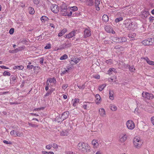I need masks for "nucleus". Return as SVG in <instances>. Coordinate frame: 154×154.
Wrapping results in <instances>:
<instances>
[{
	"mask_svg": "<svg viewBox=\"0 0 154 154\" xmlns=\"http://www.w3.org/2000/svg\"><path fill=\"white\" fill-rule=\"evenodd\" d=\"M79 149L83 152H89L90 150V146L87 143L83 142H80L78 145Z\"/></svg>",
	"mask_w": 154,
	"mask_h": 154,
	"instance_id": "nucleus-1",
	"label": "nucleus"
},
{
	"mask_svg": "<svg viewBox=\"0 0 154 154\" xmlns=\"http://www.w3.org/2000/svg\"><path fill=\"white\" fill-rule=\"evenodd\" d=\"M134 145L137 148H140L143 142L140 138L138 137H135L133 140Z\"/></svg>",
	"mask_w": 154,
	"mask_h": 154,
	"instance_id": "nucleus-2",
	"label": "nucleus"
},
{
	"mask_svg": "<svg viewBox=\"0 0 154 154\" xmlns=\"http://www.w3.org/2000/svg\"><path fill=\"white\" fill-rule=\"evenodd\" d=\"M137 24L134 22H128L125 24V27L128 30H134L137 27Z\"/></svg>",
	"mask_w": 154,
	"mask_h": 154,
	"instance_id": "nucleus-3",
	"label": "nucleus"
},
{
	"mask_svg": "<svg viewBox=\"0 0 154 154\" xmlns=\"http://www.w3.org/2000/svg\"><path fill=\"white\" fill-rule=\"evenodd\" d=\"M142 96L144 98L148 100H151L154 98V96L152 93L147 92L143 91Z\"/></svg>",
	"mask_w": 154,
	"mask_h": 154,
	"instance_id": "nucleus-4",
	"label": "nucleus"
},
{
	"mask_svg": "<svg viewBox=\"0 0 154 154\" xmlns=\"http://www.w3.org/2000/svg\"><path fill=\"white\" fill-rule=\"evenodd\" d=\"M126 126L127 128L130 130L133 129L135 127L134 123L131 120H129L126 122Z\"/></svg>",
	"mask_w": 154,
	"mask_h": 154,
	"instance_id": "nucleus-5",
	"label": "nucleus"
},
{
	"mask_svg": "<svg viewBox=\"0 0 154 154\" xmlns=\"http://www.w3.org/2000/svg\"><path fill=\"white\" fill-rule=\"evenodd\" d=\"M10 134L11 135L15 137H20L23 136V133H20L19 131L14 130H12L10 132Z\"/></svg>",
	"mask_w": 154,
	"mask_h": 154,
	"instance_id": "nucleus-6",
	"label": "nucleus"
},
{
	"mask_svg": "<svg viewBox=\"0 0 154 154\" xmlns=\"http://www.w3.org/2000/svg\"><path fill=\"white\" fill-rule=\"evenodd\" d=\"M128 136L126 134H122L119 136V141L121 143H124L126 140Z\"/></svg>",
	"mask_w": 154,
	"mask_h": 154,
	"instance_id": "nucleus-7",
	"label": "nucleus"
},
{
	"mask_svg": "<svg viewBox=\"0 0 154 154\" xmlns=\"http://www.w3.org/2000/svg\"><path fill=\"white\" fill-rule=\"evenodd\" d=\"M80 59L79 58H72L69 61L71 65H74L77 64L79 62Z\"/></svg>",
	"mask_w": 154,
	"mask_h": 154,
	"instance_id": "nucleus-8",
	"label": "nucleus"
},
{
	"mask_svg": "<svg viewBox=\"0 0 154 154\" xmlns=\"http://www.w3.org/2000/svg\"><path fill=\"white\" fill-rule=\"evenodd\" d=\"M51 10L54 13H57L59 11V6L55 4L52 5L51 7Z\"/></svg>",
	"mask_w": 154,
	"mask_h": 154,
	"instance_id": "nucleus-9",
	"label": "nucleus"
},
{
	"mask_svg": "<svg viewBox=\"0 0 154 154\" xmlns=\"http://www.w3.org/2000/svg\"><path fill=\"white\" fill-rule=\"evenodd\" d=\"M105 30L107 32L114 34L115 32L113 30V29L110 26H106L105 27Z\"/></svg>",
	"mask_w": 154,
	"mask_h": 154,
	"instance_id": "nucleus-10",
	"label": "nucleus"
},
{
	"mask_svg": "<svg viewBox=\"0 0 154 154\" xmlns=\"http://www.w3.org/2000/svg\"><path fill=\"white\" fill-rule=\"evenodd\" d=\"M84 32V38H86L89 37L91 35L90 30L89 29L86 28L85 29Z\"/></svg>",
	"mask_w": 154,
	"mask_h": 154,
	"instance_id": "nucleus-11",
	"label": "nucleus"
},
{
	"mask_svg": "<svg viewBox=\"0 0 154 154\" xmlns=\"http://www.w3.org/2000/svg\"><path fill=\"white\" fill-rule=\"evenodd\" d=\"M91 144L94 149L97 148L99 146V144L96 140H93L91 142Z\"/></svg>",
	"mask_w": 154,
	"mask_h": 154,
	"instance_id": "nucleus-12",
	"label": "nucleus"
},
{
	"mask_svg": "<svg viewBox=\"0 0 154 154\" xmlns=\"http://www.w3.org/2000/svg\"><path fill=\"white\" fill-rule=\"evenodd\" d=\"M75 31H73L68 34L66 35L65 36V38H67L69 39L73 37L75 35Z\"/></svg>",
	"mask_w": 154,
	"mask_h": 154,
	"instance_id": "nucleus-13",
	"label": "nucleus"
},
{
	"mask_svg": "<svg viewBox=\"0 0 154 154\" xmlns=\"http://www.w3.org/2000/svg\"><path fill=\"white\" fill-rule=\"evenodd\" d=\"M96 103L97 104L100 103L101 101V98L99 94H96L95 96V100Z\"/></svg>",
	"mask_w": 154,
	"mask_h": 154,
	"instance_id": "nucleus-14",
	"label": "nucleus"
},
{
	"mask_svg": "<svg viewBox=\"0 0 154 154\" xmlns=\"http://www.w3.org/2000/svg\"><path fill=\"white\" fill-rule=\"evenodd\" d=\"M69 112L68 111H66L63 113L61 116V119L64 120L67 119L69 116Z\"/></svg>",
	"mask_w": 154,
	"mask_h": 154,
	"instance_id": "nucleus-15",
	"label": "nucleus"
},
{
	"mask_svg": "<svg viewBox=\"0 0 154 154\" xmlns=\"http://www.w3.org/2000/svg\"><path fill=\"white\" fill-rule=\"evenodd\" d=\"M99 113L101 117H104L106 115L105 111L103 108H100L99 109Z\"/></svg>",
	"mask_w": 154,
	"mask_h": 154,
	"instance_id": "nucleus-16",
	"label": "nucleus"
},
{
	"mask_svg": "<svg viewBox=\"0 0 154 154\" xmlns=\"http://www.w3.org/2000/svg\"><path fill=\"white\" fill-rule=\"evenodd\" d=\"M143 59L146 60V62L149 65L154 66V62L153 61H151L149 58L147 57H145L142 58Z\"/></svg>",
	"mask_w": 154,
	"mask_h": 154,
	"instance_id": "nucleus-17",
	"label": "nucleus"
},
{
	"mask_svg": "<svg viewBox=\"0 0 154 154\" xmlns=\"http://www.w3.org/2000/svg\"><path fill=\"white\" fill-rule=\"evenodd\" d=\"M150 38L145 39L142 42V43L144 45H151Z\"/></svg>",
	"mask_w": 154,
	"mask_h": 154,
	"instance_id": "nucleus-18",
	"label": "nucleus"
},
{
	"mask_svg": "<svg viewBox=\"0 0 154 154\" xmlns=\"http://www.w3.org/2000/svg\"><path fill=\"white\" fill-rule=\"evenodd\" d=\"M69 134V131L68 130L63 131L60 132V135L62 136H67Z\"/></svg>",
	"mask_w": 154,
	"mask_h": 154,
	"instance_id": "nucleus-19",
	"label": "nucleus"
},
{
	"mask_svg": "<svg viewBox=\"0 0 154 154\" xmlns=\"http://www.w3.org/2000/svg\"><path fill=\"white\" fill-rule=\"evenodd\" d=\"M100 0H95V5L96 8V10L99 11L100 10V8L99 7H98L99 5L100 4Z\"/></svg>",
	"mask_w": 154,
	"mask_h": 154,
	"instance_id": "nucleus-20",
	"label": "nucleus"
},
{
	"mask_svg": "<svg viewBox=\"0 0 154 154\" xmlns=\"http://www.w3.org/2000/svg\"><path fill=\"white\" fill-rule=\"evenodd\" d=\"M41 20L42 22L43 23H45L46 21H47L49 19L46 16H43L41 17Z\"/></svg>",
	"mask_w": 154,
	"mask_h": 154,
	"instance_id": "nucleus-21",
	"label": "nucleus"
},
{
	"mask_svg": "<svg viewBox=\"0 0 154 154\" xmlns=\"http://www.w3.org/2000/svg\"><path fill=\"white\" fill-rule=\"evenodd\" d=\"M114 93L113 91L110 90L109 91V98L110 100H113L114 99Z\"/></svg>",
	"mask_w": 154,
	"mask_h": 154,
	"instance_id": "nucleus-22",
	"label": "nucleus"
},
{
	"mask_svg": "<svg viewBox=\"0 0 154 154\" xmlns=\"http://www.w3.org/2000/svg\"><path fill=\"white\" fill-rule=\"evenodd\" d=\"M67 32V30L66 29H64L58 33V35L59 37L61 36Z\"/></svg>",
	"mask_w": 154,
	"mask_h": 154,
	"instance_id": "nucleus-23",
	"label": "nucleus"
},
{
	"mask_svg": "<svg viewBox=\"0 0 154 154\" xmlns=\"http://www.w3.org/2000/svg\"><path fill=\"white\" fill-rule=\"evenodd\" d=\"M109 108L110 109L113 111H116L117 109V106L115 105L112 104H111L110 105Z\"/></svg>",
	"mask_w": 154,
	"mask_h": 154,
	"instance_id": "nucleus-24",
	"label": "nucleus"
},
{
	"mask_svg": "<svg viewBox=\"0 0 154 154\" xmlns=\"http://www.w3.org/2000/svg\"><path fill=\"white\" fill-rule=\"evenodd\" d=\"M102 20L105 22H106L109 20V18L108 16L106 14H104L102 17Z\"/></svg>",
	"mask_w": 154,
	"mask_h": 154,
	"instance_id": "nucleus-25",
	"label": "nucleus"
},
{
	"mask_svg": "<svg viewBox=\"0 0 154 154\" xmlns=\"http://www.w3.org/2000/svg\"><path fill=\"white\" fill-rule=\"evenodd\" d=\"M72 101H74L72 104L73 105L75 106L76 105L77 103H79V100L78 98H75L74 100L73 99Z\"/></svg>",
	"mask_w": 154,
	"mask_h": 154,
	"instance_id": "nucleus-26",
	"label": "nucleus"
},
{
	"mask_svg": "<svg viewBox=\"0 0 154 154\" xmlns=\"http://www.w3.org/2000/svg\"><path fill=\"white\" fill-rule=\"evenodd\" d=\"M24 68L23 66L22 65H20V66H18L17 65L16 66H15L14 67H13V69H18L20 70V69H23Z\"/></svg>",
	"mask_w": 154,
	"mask_h": 154,
	"instance_id": "nucleus-27",
	"label": "nucleus"
},
{
	"mask_svg": "<svg viewBox=\"0 0 154 154\" xmlns=\"http://www.w3.org/2000/svg\"><path fill=\"white\" fill-rule=\"evenodd\" d=\"M106 85L105 84H103L101 85H100L99 87V90L100 91H101L106 86Z\"/></svg>",
	"mask_w": 154,
	"mask_h": 154,
	"instance_id": "nucleus-28",
	"label": "nucleus"
},
{
	"mask_svg": "<svg viewBox=\"0 0 154 154\" xmlns=\"http://www.w3.org/2000/svg\"><path fill=\"white\" fill-rule=\"evenodd\" d=\"M112 40L115 42H120V38L117 37H113Z\"/></svg>",
	"mask_w": 154,
	"mask_h": 154,
	"instance_id": "nucleus-29",
	"label": "nucleus"
},
{
	"mask_svg": "<svg viewBox=\"0 0 154 154\" xmlns=\"http://www.w3.org/2000/svg\"><path fill=\"white\" fill-rule=\"evenodd\" d=\"M47 81H48L50 83H52L55 84L56 82V79L54 78L48 79Z\"/></svg>",
	"mask_w": 154,
	"mask_h": 154,
	"instance_id": "nucleus-30",
	"label": "nucleus"
},
{
	"mask_svg": "<svg viewBox=\"0 0 154 154\" xmlns=\"http://www.w3.org/2000/svg\"><path fill=\"white\" fill-rule=\"evenodd\" d=\"M61 11L62 12H65L66 11L67 8V6H65L64 7L62 6L61 7Z\"/></svg>",
	"mask_w": 154,
	"mask_h": 154,
	"instance_id": "nucleus-31",
	"label": "nucleus"
},
{
	"mask_svg": "<svg viewBox=\"0 0 154 154\" xmlns=\"http://www.w3.org/2000/svg\"><path fill=\"white\" fill-rule=\"evenodd\" d=\"M70 9L72 11H77L78 10V8L77 7L74 6L73 7H69Z\"/></svg>",
	"mask_w": 154,
	"mask_h": 154,
	"instance_id": "nucleus-32",
	"label": "nucleus"
},
{
	"mask_svg": "<svg viewBox=\"0 0 154 154\" xmlns=\"http://www.w3.org/2000/svg\"><path fill=\"white\" fill-rule=\"evenodd\" d=\"M29 11V13L30 14H33L35 13L34 9L31 7H29L28 8Z\"/></svg>",
	"mask_w": 154,
	"mask_h": 154,
	"instance_id": "nucleus-33",
	"label": "nucleus"
},
{
	"mask_svg": "<svg viewBox=\"0 0 154 154\" xmlns=\"http://www.w3.org/2000/svg\"><path fill=\"white\" fill-rule=\"evenodd\" d=\"M40 69V67L38 66H35L34 67V72L38 73L39 70Z\"/></svg>",
	"mask_w": 154,
	"mask_h": 154,
	"instance_id": "nucleus-34",
	"label": "nucleus"
},
{
	"mask_svg": "<svg viewBox=\"0 0 154 154\" xmlns=\"http://www.w3.org/2000/svg\"><path fill=\"white\" fill-rule=\"evenodd\" d=\"M112 71H113L114 72H116V69L114 68H110L108 71V74L109 75H111L112 74Z\"/></svg>",
	"mask_w": 154,
	"mask_h": 154,
	"instance_id": "nucleus-35",
	"label": "nucleus"
},
{
	"mask_svg": "<svg viewBox=\"0 0 154 154\" xmlns=\"http://www.w3.org/2000/svg\"><path fill=\"white\" fill-rule=\"evenodd\" d=\"M70 70V68H67L66 69H65L62 71V72L60 73V74L61 75L62 74H66V72H68Z\"/></svg>",
	"mask_w": 154,
	"mask_h": 154,
	"instance_id": "nucleus-36",
	"label": "nucleus"
},
{
	"mask_svg": "<svg viewBox=\"0 0 154 154\" xmlns=\"http://www.w3.org/2000/svg\"><path fill=\"white\" fill-rule=\"evenodd\" d=\"M68 58V56L66 54H65L61 56L60 58V60H65L67 58Z\"/></svg>",
	"mask_w": 154,
	"mask_h": 154,
	"instance_id": "nucleus-37",
	"label": "nucleus"
},
{
	"mask_svg": "<svg viewBox=\"0 0 154 154\" xmlns=\"http://www.w3.org/2000/svg\"><path fill=\"white\" fill-rule=\"evenodd\" d=\"M105 62L108 64L111 65L113 63V61L111 59L106 60Z\"/></svg>",
	"mask_w": 154,
	"mask_h": 154,
	"instance_id": "nucleus-38",
	"label": "nucleus"
},
{
	"mask_svg": "<svg viewBox=\"0 0 154 154\" xmlns=\"http://www.w3.org/2000/svg\"><path fill=\"white\" fill-rule=\"evenodd\" d=\"M136 36V34L135 33H132L131 34H129L128 35V37L129 38H134Z\"/></svg>",
	"mask_w": 154,
	"mask_h": 154,
	"instance_id": "nucleus-39",
	"label": "nucleus"
},
{
	"mask_svg": "<svg viewBox=\"0 0 154 154\" xmlns=\"http://www.w3.org/2000/svg\"><path fill=\"white\" fill-rule=\"evenodd\" d=\"M68 86V84H63L62 85V89L65 91V89L67 88Z\"/></svg>",
	"mask_w": 154,
	"mask_h": 154,
	"instance_id": "nucleus-40",
	"label": "nucleus"
},
{
	"mask_svg": "<svg viewBox=\"0 0 154 154\" xmlns=\"http://www.w3.org/2000/svg\"><path fill=\"white\" fill-rule=\"evenodd\" d=\"M121 40L120 41V42H124L126 41L127 38L125 37H122L120 38Z\"/></svg>",
	"mask_w": 154,
	"mask_h": 154,
	"instance_id": "nucleus-41",
	"label": "nucleus"
},
{
	"mask_svg": "<svg viewBox=\"0 0 154 154\" xmlns=\"http://www.w3.org/2000/svg\"><path fill=\"white\" fill-rule=\"evenodd\" d=\"M78 87L79 89H84L85 87V84L83 83L82 85H78Z\"/></svg>",
	"mask_w": 154,
	"mask_h": 154,
	"instance_id": "nucleus-42",
	"label": "nucleus"
},
{
	"mask_svg": "<svg viewBox=\"0 0 154 154\" xmlns=\"http://www.w3.org/2000/svg\"><path fill=\"white\" fill-rule=\"evenodd\" d=\"M11 75V73L7 71H5L3 73V75L4 76H10Z\"/></svg>",
	"mask_w": 154,
	"mask_h": 154,
	"instance_id": "nucleus-43",
	"label": "nucleus"
},
{
	"mask_svg": "<svg viewBox=\"0 0 154 154\" xmlns=\"http://www.w3.org/2000/svg\"><path fill=\"white\" fill-rule=\"evenodd\" d=\"M86 103H90L89 102H85L84 103V104L83 106V108L85 109H87V106H88V105L87 104H86Z\"/></svg>",
	"mask_w": 154,
	"mask_h": 154,
	"instance_id": "nucleus-44",
	"label": "nucleus"
},
{
	"mask_svg": "<svg viewBox=\"0 0 154 154\" xmlns=\"http://www.w3.org/2000/svg\"><path fill=\"white\" fill-rule=\"evenodd\" d=\"M122 20V17H120L116 18L115 20V21L116 23H118L120 21Z\"/></svg>",
	"mask_w": 154,
	"mask_h": 154,
	"instance_id": "nucleus-45",
	"label": "nucleus"
},
{
	"mask_svg": "<svg viewBox=\"0 0 154 154\" xmlns=\"http://www.w3.org/2000/svg\"><path fill=\"white\" fill-rule=\"evenodd\" d=\"M17 78V77L16 76L11 75V80L15 81Z\"/></svg>",
	"mask_w": 154,
	"mask_h": 154,
	"instance_id": "nucleus-46",
	"label": "nucleus"
},
{
	"mask_svg": "<svg viewBox=\"0 0 154 154\" xmlns=\"http://www.w3.org/2000/svg\"><path fill=\"white\" fill-rule=\"evenodd\" d=\"M89 3L88 4V5L91 6L94 4V2L93 0H89Z\"/></svg>",
	"mask_w": 154,
	"mask_h": 154,
	"instance_id": "nucleus-47",
	"label": "nucleus"
},
{
	"mask_svg": "<svg viewBox=\"0 0 154 154\" xmlns=\"http://www.w3.org/2000/svg\"><path fill=\"white\" fill-rule=\"evenodd\" d=\"M51 48V44L50 43H48L46 45L45 47V49H50Z\"/></svg>",
	"mask_w": 154,
	"mask_h": 154,
	"instance_id": "nucleus-48",
	"label": "nucleus"
},
{
	"mask_svg": "<svg viewBox=\"0 0 154 154\" xmlns=\"http://www.w3.org/2000/svg\"><path fill=\"white\" fill-rule=\"evenodd\" d=\"M72 46V44L71 43L66 44H65V48H70Z\"/></svg>",
	"mask_w": 154,
	"mask_h": 154,
	"instance_id": "nucleus-49",
	"label": "nucleus"
},
{
	"mask_svg": "<svg viewBox=\"0 0 154 154\" xmlns=\"http://www.w3.org/2000/svg\"><path fill=\"white\" fill-rule=\"evenodd\" d=\"M135 69L133 66H132L131 67H130L129 68V70L131 72H134L135 70Z\"/></svg>",
	"mask_w": 154,
	"mask_h": 154,
	"instance_id": "nucleus-50",
	"label": "nucleus"
},
{
	"mask_svg": "<svg viewBox=\"0 0 154 154\" xmlns=\"http://www.w3.org/2000/svg\"><path fill=\"white\" fill-rule=\"evenodd\" d=\"M93 77L94 78L97 79H99L100 77V75L98 74L94 75Z\"/></svg>",
	"mask_w": 154,
	"mask_h": 154,
	"instance_id": "nucleus-51",
	"label": "nucleus"
},
{
	"mask_svg": "<svg viewBox=\"0 0 154 154\" xmlns=\"http://www.w3.org/2000/svg\"><path fill=\"white\" fill-rule=\"evenodd\" d=\"M3 142L5 144H12V143L10 141H8L6 140H4L3 141Z\"/></svg>",
	"mask_w": 154,
	"mask_h": 154,
	"instance_id": "nucleus-52",
	"label": "nucleus"
},
{
	"mask_svg": "<svg viewBox=\"0 0 154 154\" xmlns=\"http://www.w3.org/2000/svg\"><path fill=\"white\" fill-rule=\"evenodd\" d=\"M151 45H154V38H150Z\"/></svg>",
	"mask_w": 154,
	"mask_h": 154,
	"instance_id": "nucleus-53",
	"label": "nucleus"
},
{
	"mask_svg": "<svg viewBox=\"0 0 154 154\" xmlns=\"http://www.w3.org/2000/svg\"><path fill=\"white\" fill-rule=\"evenodd\" d=\"M52 147L54 149H57L58 148V146L57 144L54 143L53 144Z\"/></svg>",
	"mask_w": 154,
	"mask_h": 154,
	"instance_id": "nucleus-54",
	"label": "nucleus"
},
{
	"mask_svg": "<svg viewBox=\"0 0 154 154\" xmlns=\"http://www.w3.org/2000/svg\"><path fill=\"white\" fill-rule=\"evenodd\" d=\"M28 124L30 126L33 127H37L38 126V125H37L32 124L29 123Z\"/></svg>",
	"mask_w": 154,
	"mask_h": 154,
	"instance_id": "nucleus-55",
	"label": "nucleus"
},
{
	"mask_svg": "<svg viewBox=\"0 0 154 154\" xmlns=\"http://www.w3.org/2000/svg\"><path fill=\"white\" fill-rule=\"evenodd\" d=\"M51 147L52 146L50 144L47 145L45 146L46 148L48 149H50Z\"/></svg>",
	"mask_w": 154,
	"mask_h": 154,
	"instance_id": "nucleus-56",
	"label": "nucleus"
},
{
	"mask_svg": "<svg viewBox=\"0 0 154 154\" xmlns=\"http://www.w3.org/2000/svg\"><path fill=\"white\" fill-rule=\"evenodd\" d=\"M122 48H123V47L120 45H116L114 47V48L116 49H120Z\"/></svg>",
	"mask_w": 154,
	"mask_h": 154,
	"instance_id": "nucleus-57",
	"label": "nucleus"
},
{
	"mask_svg": "<svg viewBox=\"0 0 154 154\" xmlns=\"http://www.w3.org/2000/svg\"><path fill=\"white\" fill-rule=\"evenodd\" d=\"M14 32V29L13 28L9 30V33L10 34H12Z\"/></svg>",
	"mask_w": 154,
	"mask_h": 154,
	"instance_id": "nucleus-58",
	"label": "nucleus"
},
{
	"mask_svg": "<svg viewBox=\"0 0 154 154\" xmlns=\"http://www.w3.org/2000/svg\"><path fill=\"white\" fill-rule=\"evenodd\" d=\"M143 14H145V15H144V17H146L149 14V13L148 12H147L146 11H144L143 12Z\"/></svg>",
	"mask_w": 154,
	"mask_h": 154,
	"instance_id": "nucleus-59",
	"label": "nucleus"
},
{
	"mask_svg": "<svg viewBox=\"0 0 154 154\" xmlns=\"http://www.w3.org/2000/svg\"><path fill=\"white\" fill-rule=\"evenodd\" d=\"M34 67L32 65H28L27 66V68L29 69H32Z\"/></svg>",
	"mask_w": 154,
	"mask_h": 154,
	"instance_id": "nucleus-60",
	"label": "nucleus"
},
{
	"mask_svg": "<svg viewBox=\"0 0 154 154\" xmlns=\"http://www.w3.org/2000/svg\"><path fill=\"white\" fill-rule=\"evenodd\" d=\"M33 1L34 3L36 4H38L39 2V0H33Z\"/></svg>",
	"mask_w": 154,
	"mask_h": 154,
	"instance_id": "nucleus-61",
	"label": "nucleus"
},
{
	"mask_svg": "<svg viewBox=\"0 0 154 154\" xmlns=\"http://www.w3.org/2000/svg\"><path fill=\"white\" fill-rule=\"evenodd\" d=\"M154 20V17L152 16H151L149 17V20L150 22H152L151 21Z\"/></svg>",
	"mask_w": 154,
	"mask_h": 154,
	"instance_id": "nucleus-62",
	"label": "nucleus"
},
{
	"mask_svg": "<svg viewBox=\"0 0 154 154\" xmlns=\"http://www.w3.org/2000/svg\"><path fill=\"white\" fill-rule=\"evenodd\" d=\"M151 122L153 125H154V116L152 117L151 118Z\"/></svg>",
	"mask_w": 154,
	"mask_h": 154,
	"instance_id": "nucleus-63",
	"label": "nucleus"
},
{
	"mask_svg": "<svg viewBox=\"0 0 154 154\" xmlns=\"http://www.w3.org/2000/svg\"><path fill=\"white\" fill-rule=\"evenodd\" d=\"M66 154H74L73 152L71 151H66Z\"/></svg>",
	"mask_w": 154,
	"mask_h": 154,
	"instance_id": "nucleus-64",
	"label": "nucleus"
}]
</instances>
